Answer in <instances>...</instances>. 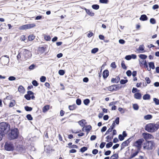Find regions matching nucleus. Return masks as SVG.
<instances>
[{"label": "nucleus", "instance_id": "f257e3e1", "mask_svg": "<svg viewBox=\"0 0 159 159\" xmlns=\"http://www.w3.org/2000/svg\"><path fill=\"white\" fill-rule=\"evenodd\" d=\"M10 126L7 123L2 122L0 123V141L2 139V137L10 130Z\"/></svg>", "mask_w": 159, "mask_h": 159}, {"label": "nucleus", "instance_id": "f03ea898", "mask_svg": "<svg viewBox=\"0 0 159 159\" xmlns=\"http://www.w3.org/2000/svg\"><path fill=\"white\" fill-rule=\"evenodd\" d=\"M19 131L18 128H11L8 134V138L10 140L17 139L19 136Z\"/></svg>", "mask_w": 159, "mask_h": 159}, {"label": "nucleus", "instance_id": "7ed1b4c3", "mask_svg": "<svg viewBox=\"0 0 159 159\" xmlns=\"http://www.w3.org/2000/svg\"><path fill=\"white\" fill-rule=\"evenodd\" d=\"M144 141L143 138H141L137 140L134 143V146L137 148V150L134 152L133 153L132 157L137 156L139 153L142 148V144Z\"/></svg>", "mask_w": 159, "mask_h": 159}, {"label": "nucleus", "instance_id": "20e7f679", "mask_svg": "<svg viewBox=\"0 0 159 159\" xmlns=\"http://www.w3.org/2000/svg\"><path fill=\"white\" fill-rule=\"evenodd\" d=\"M156 144L152 140L148 141L144 143L143 149L148 151L152 150L155 148Z\"/></svg>", "mask_w": 159, "mask_h": 159}, {"label": "nucleus", "instance_id": "39448f33", "mask_svg": "<svg viewBox=\"0 0 159 159\" xmlns=\"http://www.w3.org/2000/svg\"><path fill=\"white\" fill-rule=\"evenodd\" d=\"M5 149L8 151H12L15 148L14 144L11 142L5 143L4 146Z\"/></svg>", "mask_w": 159, "mask_h": 159}, {"label": "nucleus", "instance_id": "423d86ee", "mask_svg": "<svg viewBox=\"0 0 159 159\" xmlns=\"http://www.w3.org/2000/svg\"><path fill=\"white\" fill-rule=\"evenodd\" d=\"M36 25L34 23L27 24L19 26L18 29L20 30H26L33 28Z\"/></svg>", "mask_w": 159, "mask_h": 159}, {"label": "nucleus", "instance_id": "0eeeda50", "mask_svg": "<svg viewBox=\"0 0 159 159\" xmlns=\"http://www.w3.org/2000/svg\"><path fill=\"white\" fill-rule=\"evenodd\" d=\"M0 60L2 61L1 63L2 65H3V64H4V66L5 65H8L9 62V57L8 55H4L0 58Z\"/></svg>", "mask_w": 159, "mask_h": 159}, {"label": "nucleus", "instance_id": "6e6552de", "mask_svg": "<svg viewBox=\"0 0 159 159\" xmlns=\"http://www.w3.org/2000/svg\"><path fill=\"white\" fill-rule=\"evenodd\" d=\"M22 52L23 56L25 57V59H27L31 57L32 56L31 52L27 49H23Z\"/></svg>", "mask_w": 159, "mask_h": 159}, {"label": "nucleus", "instance_id": "1a4fd4ad", "mask_svg": "<svg viewBox=\"0 0 159 159\" xmlns=\"http://www.w3.org/2000/svg\"><path fill=\"white\" fill-rule=\"evenodd\" d=\"M145 129L149 133H153L155 129H153V123H150L146 125Z\"/></svg>", "mask_w": 159, "mask_h": 159}, {"label": "nucleus", "instance_id": "9d476101", "mask_svg": "<svg viewBox=\"0 0 159 159\" xmlns=\"http://www.w3.org/2000/svg\"><path fill=\"white\" fill-rule=\"evenodd\" d=\"M121 88L119 84H114L110 86L107 88L108 90L111 91H116Z\"/></svg>", "mask_w": 159, "mask_h": 159}, {"label": "nucleus", "instance_id": "9b49d317", "mask_svg": "<svg viewBox=\"0 0 159 159\" xmlns=\"http://www.w3.org/2000/svg\"><path fill=\"white\" fill-rule=\"evenodd\" d=\"M16 151L20 152L21 153H24L25 152V148L23 145H17L16 148Z\"/></svg>", "mask_w": 159, "mask_h": 159}, {"label": "nucleus", "instance_id": "f8f14e48", "mask_svg": "<svg viewBox=\"0 0 159 159\" xmlns=\"http://www.w3.org/2000/svg\"><path fill=\"white\" fill-rule=\"evenodd\" d=\"M142 135L145 140L151 139L153 137V135L151 134L147 133H143Z\"/></svg>", "mask_w": 159, "mask_h": 159}, {"label": "nucleus", "instance_id": "ddd939ff", "mask_svg": "<svg viewBox=\"0 0 159 159\" xmlns=\"http://www.w3.org/2000/svg\"><path fill=\"white\" fill-rule=\"evenodd\" d=\"M109 75V71L107 69L105 70L102 73V76L104 79L105 80Z\"/></svg>", "mask_w": 159, "mask_h": 159}, {"label": "nucleus", "instance_id": "4468645a", "mask_svg": "<svg viewBox=\"0 0 159 159\" xmlns=\"http://www.w3.org/2000/svg\"><path fill=\"white\" fill-rule=\"evenodd\" d=\"M144 49V46L143 44H142L139 46L138 48L137 49V51L139 52V53H143L145 52Z\"/></svg>", "mask_w": 159, "mask_h": 159}, {"label": "nucleus", "instance_id": "2eb2a0df", "mask_svg": "<svg viewBox=\"0 0 159 159\" xmlns=\"http://www.w3.org/2000/svg\"><path fill=\"white\" fill-rule=\"evenodd\" d=\"M120 79L119 76H117L115 78H113L111 79V82L112 83H117L120 81Z\"/></svg>", "mask_w": 159, "mask_h": 159}, {"label": "nucleus", "instance_id": "dca6fc26", "mask_svg": "<svg viewBox=\"0 0 159 159\" xmlns=\"http://www.w3.org/2000/svg\"><path fill=\"white\" fill-rule=\"evenodd\" d=\"M134 98L137 99H140L142 97L141 94L139 92H137L134 94Z\"/></svg>", "mask_w": 159, "mask_h": 159}, {"label": "nucleus", "instance_id": "f3484780", "mask_svg": "<svg viewBox=\"0 0 159 159\" xmlns=\"http://www.w3.org/2000/svg\"><path fill=\"white\" fill-rule=\"evenodd\" d=\"M86 121V120L84 119L81 120L78 122L79 124L82 127H84L85 126V124L87 123V122H85L84 123V122Z\"/></svg>", "mask_w": 159, "mask_h": 159}, {"label": "nucleus", "instance_id": "a211bd4d", "mask_svg": "<svg viewBox=\"0 0 159 159\" xmlns=\"http://www.w3.org/2000/svg\"><path fill=\"white\" fill-rule=\"evenodd\" d=\"M139 19L142 21H146L148 20V17L146 15L143 14L141 16Z\"/></svg>", "mask_w": 159, "mask_h": 159}, {"label": "nucleus", "instance_id": "6ab92c4d", "mask_svg": "<svg viewBox=\"0 0 159 159\" xmlns=\"http://www.w3.org/2000/svg\"><path fill=\"white\" fill-rule=\"evenodd\" d=\"M150 98V95L148 93L145 94L143 97V98L144 100H149Z\"/></svg>", "mask_w": 159, "mask_h": 159}, {"label": "nucleus", "instance_id": "aec40b11", "mask_svg": "<svg viewBox=\"0 0 159 159\" xmlns=\"http://www.w3.org/2000/svg\"><path fill=\"white\" fill-rule=\"evenodd\" d=\"M25 89L22 85H20L18 88V91L21 93H23L25 91Z\"/></svg>", "mask_w": 159, "mask_h": 159}, {"label": "nucleus", "instance_id": "412c9836", "mask_svg": "<svg viewBox=\"0 0 159 159\" xmlns=\"http://www.w3.org/2000/svg\"><path fill=\"white\" fill-rule=\"evenodd\" d=\"M85 128L84 129L87 132V134L89 133V131L92 129V127L90 125H86L85 126Z\"/></svg>", "mask_w": 159, "mask_h": 159}, {"label": "nucleus", "instance_id": "4be33fe9", "mask_svg": "<svg viewBox=\"0 0 159 159\" xmlns=\"http://www.w3.org/2000/svg\"><path fill=\"white\" fill-rule=\"evenodd\" d=\"M153 127L154 129V132L156 131L159 128V124L158 123H153Z\"/></svg>", "mask_w": 159, "mask_h": 159}, {"label": "nucleus", "instance_id": "5701e85b", "mask_svg": "<svg viewBox=\"0 0 159 159\" xmlns=\"http://www.w3.org/2000/svg\"><path fill=\"white\" fill-rule=\"evenodd\" d=\"M76 107V105L75 104H74L72 105H69L68 107V108L70 111H72L75 110Z\"/></svg>", "mask_w": 159, "mask_h": 159}, {"label": "nucleus", "instance_id": "b1692460", "mask_svg": "<svg viewBox=\"0 0 159 159\" xmlns=\"http://www.w3.org/2000/svg\"><path fill=\"white\" fill-rule=\"evenodd\" d=\"M119 157L118 154H114L110 157V159H117Z\"/></svg>", "mask_w": 159, "mask_h": 159}, {"label": "nucleus", "instance_id": "393cba45", "mask_svg": "<svg viewBox=\"0 0 159 159\" xmlns=\"http://www.w3.org/2000/svg\"><path fill=\"white\" fill-rule=\"evenodd\" d=\"M50 106L49 105H47L44 106L43 108V112H46L49 109Z\"/></svg>", "mask_w": 159, "mask_h": 159}, {"label": "nucleus", "instance_id": "a878e982", "mask_svg": "<svg viewBox=\"0 0 159 159\" xmlns=\"http://www.w3.org/2000/svg\"><path fill=\"white\" fill-rule=\"evenodd\" d=\"M149 67L151 69H154L155 68L154 63L153 62H150L148 63Z\"/></svg>", "mask_w": 159, "mask_h": 159}, {"label": "nucleus", "instance_id": "bb28decb", "mask_svg": "<svg viewBox=\"0 0 159 159\" xmlns=\"http://www.w3.org/2000/svg\"><path fill=\"white\" fill-rule=\"evenodd\" d=\"M139 57L141 59L144 60L147 58V56L143 54H140L139 55Z\"/></svg>", "mask_w": 159, "mask_h": 159}, {"label": "nucleus", "instance_id": "cd10ccee", "mask_svg": "<svg viewBox=\"0 0 159 159\" xmlns=\"http://www.w3.org/2000/svg\"><path fill=\"white\" fill-rule=\"evenodd\" d=\"M86 12L88 15L91 16H93L94 15V13L91 11L89 9H88Z\"/></svg>", "mask_w": 159, "mask_h": 159}, {"label": "nucleus", "instance_id": "c85d7f7f", "mask_svg": "<svg viewBox=\"0 0 159 159\" xmlns=\"http://www.w3.org/2000/svg\"><path fill=\"white\" fill-rule=\"evenodd\" d=\"M25 110L27 111H30L32 110L33 108L31 107L28 106L25 107Z\"/></svg>", "mask_w": 159, "mask_h": 159}, {"label": "nucleus", "instance_id": "c756f323", "mask_svg": "<svg viewBox=\"0 0 159 159\" xmlns=\"http://www.w3.org/2000/svg\"><path fill=\"white\" fill-rule=\"evenodd\" d=\"M152 115L148 114L144 116V118L146 120H149L152 118Z\"/></svg>", "mask_w": 159, "mask_h": 159}, {"label": "nucleus", "instance_id": "7c9ffc66", "mask_svg": "<svg viewBox=\"0 0 159 159\" xmlns=\"http://www.w3.org/2000/svg\"><path fill=\"white\" fill-rule=\"evenodd\" d=\"M92 7L93 9L97 10L99 9V6L98 4H93L92 6Z\"/></svg>", "mask_w": 159, "mask_h": 159}, {"label": "nucleus", "instance_id": "2f4dec72", "mask_svg": "<svg viewBox=\"0 0 159 159\" xmlns=\"http://www.w3.org/2000/svg\"><path fill=\"white\" fill-rule=\"evenodd\" d=\"M133 107L134 110L137 111L139 109V107L137 104L135 103L133 104Z\"/></svg>", "mask_w": 159, "mask_h": 159}, {"label": "nucleus", "instance_id": "473e14b6", "mask_svg": "<svg viewBox=\"0 0 159 159\" xmlns=\"http://www.w3.org/2000/svg\"><path fill=\"white\" fill-rule=\"evenodd\" d=\"M121 66L122 68L124 70H126L127 69V66H126L124 61L123 60L121 63Z\"/></svg>", "mask_w": 159, "mask_h": 159}, {"label": "nucleus", "instance_id": "72a5a7b5", "mask_svg": "<svg viewBox=\"0 0 159 159\" xmlns=\"http://www.w3.org/2000/svg\"><path fill=\"white\" fill-rule=\"evenodd\" d=\"M90 102V100L89 99L87 98L84 100L83 102L85 105L87 106L89 104Z\"/></svg>", "mask_w": 159, "mask_h": 159}, {"label": "nucleus", "instance_id": "f704fd0d", "mask_svg": "<svg viewBox=\"0 0 159 159\" xmlns=\"http://www.w3.org/2000/svg\"><path fill=\"white\" fill-rule=\"evenodd\" d=\"M88 149V148L86 147H83L81 148L80 149V152L82 153L84 152L87 150Z\"/></svg>", "mask_w": 159, "mask_h": 159}, {"label": "nucleus", "instance_id": "c9c22d12", "mask_svg": "<svg viewBox=\"0 0 159 159\" xmlns=\"http://www.w3.org/2000/svg\"><path fill=\"white\" fill-rule=\"evenodd\" d=\"M113 145V143L112 142H110L106 144V148H111Z\"/></svg>", "mask_w": 159, "mask_h": 159}, {"label": "nucleus", "instance_id": "e433bc0d", "mask_svg": "<svg viewBox=\"0 0 159 159\" xmlns=\"http://www.w3.org/2000/svg\"><path fill=\"white\" fill-rule=\"evenodd\" d=\"M26 117L29 120H32L33 119L31 115L30 114L27 115Z\"/></svg>", "mask_w": 159, "mask_h": 159}, {"label": "nucleus", "instance_id": "4c0bfd02", "mask_svg": "<svg viewBox=\"0 0 159 159\" xmlns=\"http://www.w3.org/2000/svg\"><path fill=\"white\" fill-rule=\"evenodd\" d=\"M119 120L120 118L119 117H117L115 119V120L113 122V123H114L115 124H116V125H118L119 124Z\"/></svg>", "mask_w": 159, "mask_h": 159}, {"label": "nucleus", "instance_id": "58836bf2", "mask_svg": "<svg viewBox=\"0 0 159 159\" xmlns=\"http://www.w3.org/2000/svg\"><path fill=\"white\" fill-rule=\"evenodd\" d=\"M98 48H94L91 50V52L92 53L95 54L98 51Z\"/></svg>", "mask_w": 159, "mask_h": 159}, {"label": "nucleus", "instance_id": "ea45409f", "mask_svg": "<svg viewBox=\"0 0 159 159\" xmlns=\"http://www.w3.org/2000/svg\"><path fill=\"white\" fill-rule=\"evenodd\" d=\"M128 82L127 80L121 79L120 81V83L121 84H124Z\"/></svg>", "mask_w": 159, "mask_h": 159}, {"label": "nucleus", "instance_id": "a19ab883", "mask_svg": "<svg viewBox=\"0 0 159 159\" xmlns=\"http://www.w3.org/2000/svg\"><path fill=\"white\" fill-rule=\"evenodd\" d=\"M112 131H113L112 134L111 136V137L110 138V140H111V139H113V136L114 135H116V134H117L116 131V129H113Z\"/></svg>", "mask_w": 159, "mask_h": 159}, {"label": "nucleus", "instance_id": "79ce46f5", "mask_svg": "<svg viewBox=\"0 0 159 159\" xmlns=\"http://www.w3.org/2000/svg\"><path fill=\"white\" fill-rule=\"evenodd\" d=\"M35 38V36L34 35L32 34L28 36V39L29 41H32Z\"/></svg>", "mask_w": 159, "mask_h": 159}, {"label": "nucleus", "instance_id": "37998d69", "mask_svg": "<svg viewBox=\"0 0 159 159\" xmlns=\"http://www.w3.org/2000/svg\"><path fill=\"white\" fill-rule=\"evenodd\" d=\"M32 84L34 86H37L39 85V83L37 82V81L35 80H34L32 81Z\"/></svg>", "mask_w": 159, "mask_h": 159}, {"label": "nucleus", "instance_id": "c03bdc74", "mask_svg": "<svg viewBox=\"0 0 159 159\" xmlns=\"http://www.w3.org/2000/svg\"><path fill=\"white\" fill-rule=\"evenodd\" d=\"M44 39L46 41H49L50 40L51 38L49 35L44 34Z\"/></svg>", "mask_w": 159, "mask_h": 159}, {"label": "nucleus", "instance_id": "a18cd8bd", "mask_svg": "<svg viewBox=\"0 0 159 159\" xmlns=\"http://www.w3.org/2000/svg\"><path fill=\"white\" fill-rule=\"evenodd\" d=\"M153 101L156 105H159V99L156 98H154L153 99Z\"/></svg>", "mask_w": 159, "mask_h": 159}, {"label": "nucleus", "instance_id": "49530a36", "mask_svg": "<svg viewBox=\"0 0 159 159\" xmlns=\"http://www.w3.org/2000/svg\"><path fill=\"white\" fill-rule=\"evenodd\" d=\"M45 48L43 47H42L39 48V51L41 53H43L45 50Z\"/></svg>", "mask_w": 159, "mask_h": 159}, {"label": "nucleus", "instance_id": "de8ad7c7", "mask_svg": "<svg viewBox=\"0 0 159 159\" xmlns=\"http://www.w3.org/2000/svg\"><path fill=\"white\" fill-rule=\"evenodd\" d=\"M65 73V71L63 70H60L58 71V74L60 75H63Z\"/></svg>", "mask_w": 159, "mask_h": 159}, {"label": "nucleus", "instance_id": "09e8293b", "mask_svg": "<svg viewBox=\"0 0 159 159\" xmlns=\"http://www.w3.org/2000/svg\"><path fill=\"white\" fill-rule=\"evenodd\" d=\"M99 2L100 3L103 4H107L109 2L108 0H99Z\"/></svg>", "mask_w": 159, "mask_h": 159}, {"label": "nucleus", "instance_id": "8fccbe9b", "mask_svg": "<svg viewBox=\"0 0 159 159\" xmlns=\"http://www.w3.org/2000/svg\"><path fill=\"white\" fill-rule=\"evenodd\" d=\"M40 81L42 82H44L46 80V77L43 76H42L40 78Z\"/></svg>", "mask_w": 159, "mask_h": 159}, {"label": "nucleus", "instance_id": "3c124183", "mask_svg": "<svg viewBox=\"0 0 159 159\" xmlns=\"http://www.w3.org/2000/svg\"><path fill=\"white\" fill-rule=\"evenodd\" d=\"M150 22L151 24H154L156 23V20L154 18H151L150 19Z\"/></svg>", "mask_w": 159, "mask_h": 159}, {"label": "nucleus", "instance_id": "603ef678", "mask_svg": "<svg viewBox=\"0 0 159 159\" xmlns=\"http://www.w3.org/2000/svg\"><path fill=\"white\" fill-rule=\"evenodd\" d=\"M76 103L78 105H80L81 103V100L80 98H77L76 101Z\"/></svg>", "mask_w": 159, "mask_h": 159}, {"label": "nucleus", "instance_id": "864d4df0", "mask_svg": "<svg viewBox=\"0 0 159 159\" xmlns=\"http://www.w3.org/2000/svg\"><path fill=\"white\" fill-rule=\"evenodd\" d=\"M118 139L120 141H122L125 138L121 134H120L118 135Z\"/></svg>", "mask_w": 159, "mask_h": 159}, {"label": "nucleus", "instance_id": "5fc2aeb1", "mask_svg": "<svg viewBox=\"0 0 159 159\" xmlns=\"http://www.w3.org/2000/svg\"><path fill=\"white\" fill-rule=\"evenodd\" d=\"M139 91V90H138L137 88L134 87H133L132 89V92L133 93H135Z\"/></svg>", "mask_w": 159, "mask_h": 159}, {"label": "nucleus", "instance_id": "6e6d98bb", "mask_svg": "<svg viewBox=\"0 0 159 159\" xmlns=\"http://www.w3.org/2000/svg\"><path fill=\"white\" fill-rule=\"evenodd\" d=\"M35 67V65L34 64H32L30 65L29 67V69L30 70L34 69Z\"/></svg>", "mask_w": 159, "mask_h": 159}, {"label": "nucleus", "instance_id": "4d7b16f0", "mask_svg": "<svg viewBox=\"0 0 159 159\" xmlns=\"http://www.w3.org/2000/svg\"><path fill=\"white\" fill-rule=\"evenodd\" d=\"M25 98L28 100H30L31 99V96L27 94H26L24 96Z\"/></svg>", "mask_w": 159, "mask_h": 159}, {"label": "nucleus", "instance_id": "13d9d810", "mask_svg": "<svg viewBox=\"0 0 159 159\" xmlns=\"http://www.w3.org/2000/svg\"><path fill=\"white\" fill-rule=\"evenodd\" d=\"M126 74L129 77L131 76L132 75V72L130 70H128L126 72Z\"/></svg>", "mask_w": 159, "mask_h": 159}, {"label": "nucleus", "instance_id": "bf43d9fd", "mask_svg": "<svg viewBox=\"0 0 159 159\" xmlns=\"http://www.w3.org/2000/svg\"><path fill=\"white\" fill-rule=\"evenodd\" d=\"M139 63L140 64H142V65H145L147 64V62L146 60H145L144 61L143 60L142 61V62L140 60H139Z\"/></svg>", "mask_w": 159, "mask_h": 159}, {"label": "nucleus", "instance_id": "052dcab7", "mask_svg": "<svg viewBox=\"0 0 159 159\" xmlns=\"http://www.w3.org/2000/svg\"><path fill=\"white\" fill-rule=\"evenodd\" d=\"M147 84H149L151 82V81L150 78L148 77H146L145 79Z\"/></svg>", "mask_w": 159, "mask_h": 159}, {"label": "nucleus", "instance_id": "680f3d73", "mask_svg": "<svg viewBox=\"0 0 159 159\" xmlns=\"http://www.w3.org/2000/svg\"><path fill=\"white\" fill-rule=\"evenodd\" d=\"M106 143L104 142H102L99 146L100 148L101 149L103 148L105 146Z\"/></svg>", "mask_w": 159, "mask_h": 159}, {"label": "nucleus", "instance_id": "e2e57ef3", "mask_svg": "<svg viewBox=\"0 0 159 159\" xmlns=\"http://www.w3.org/2000/svg\"><path fill=\"white\" fill-rule=\"evenodd\" d=\"M118 111L121 112V113L123 114L125 112L124 109L122 107H119L118 109Z\"/></svg>", "mask_w": 159, "mask_h": 159}, {"label": "nucleus", "instance_id": "0e129e2a", "mask_svg": "<svg viewBox=\"0 0 159 159\" xmlns=\"http://www.w3.org/2000/svg\"><path fill=\"white\" fill-rule=\"evenodd\" d=\"M129 144V143H128V142H127L126 140L124 141L122 143H121V145L122 146H128V144Z\"/></svg>", "mask_w": 159, "mask_h": 159}, {"label": "nucleus", "instance_id": "69168bd1", "mask_svg": "<svg viewBox=\"0 0 159 159\" xmlns=\"http://www.w3.org/2000/svg\"><path fill=\"white\" fill-rule=\"evenodd\" d=\"M98 152V150L97 149H93L92 151V153L93 155H96Z\"/></svg>", "mask_w": 159, "mask_h": 159}, {"label": "nucleus", "instance_id": "338daca9", "mask_svg": "<svg viewBox=\"0 0 159 159\" xmlns=\"http://www.w3.org/2000/svg\"><path fill=\"white\" fill-rule=\"evenodd\" d=\"M16 78L14 76H10L8 78V80L10 81H13L15 80Z\"/></svg>", "mask_w": 159, "mask_h": 159}, {"label": "nucleus", "instance_id": "774afa93", "mask_svg": "<svg viewBox=\"0 0 159 159\" xmlns=\"http://www.w3.org/2000/svg\"><path fill=\"white\" fill-rule=\"evenodd\" d=\"M111 66L113 68H116V65L115 62H112L111 64Z\"/></svg>", "mask_w": 159, "mask_h": 159}]
</instances>
